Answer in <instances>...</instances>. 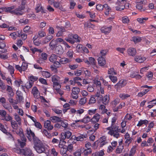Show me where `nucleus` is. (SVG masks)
I'll use <instances>...</instances> for the list:
<instances>
[{
  "label": "nucleus",
  "mask_w": 156,
  "mask_h": 156,
  "mask_svg": "<svg viewBox=\"0 0 156 156\" xmlns=\"http://www.w3.org/2000/svg\"><path fill=\"white\" fill-rule=\"evenodd\" d=\"M34 148L38 153H45L47 150V145L44 144L38 138L34 139Z\"/></svg>",
  "instance_id": "f257e3e1"
},
{
  "label": "nucleus",
  "mask_w": 156,
  "mask_h": 156,
  "mask_svg": "<svg viewBox=\"0 0 156 156\" xmlns=\"http://www.w3.org/2000/svg\"><path fill=\"white\" fill-rule=\"evenodd\" d=\"M106 130H108V134L111 136H113L114 137L116 138H118L119 136V131H120L122 133H125L126 132L125 129L122 128V129L121 130L120 129L116 130L114 128L113 126H110L106 128Z\"/></svg>",
  "instance_id": "f03ea898"
},
{
  "label": "nucleus",
  "mask_w": 156,
  "mask_h": 156,
  "mask_svg": "<svg viewBox=\"0 0 156 156\" xmlns=\"http://www.w3.org/2000/svg\"><path fill=\"white\" fill-rule=\"evenodd\" d=\"M13 150L17 153L23 154L25 156H31L33 154L31 150L27 148L24 149L14 148Z\"/></svg>",
  "instance_id": "7ed1b4c3"
},
{
  "label": "nucleus",
  "mask_w": 156,
  "mask_h": 156,
  "mask_svg": "<svg viewBox=\"0 0 156 156\" xmlns=\"http://www.w3.org/2000/svg\"><path fill=\"white\" fill-rule=\"evenodd\" d=\"M19 134L21 140L20 139H18L17 140L18 143L20 144L21 147H23L25 145L27 139L23 133L22 129H20Z\"/></svg>",
  "instance_id": "20e7f679"
},
{
  "label": "nucleus",
  "mask_w": 156,
  "mask_h": 156,
  "mask_svg": "<svg viewBox=\"0 0 156 156\" xmlns=\"http://www.w3.org/2000/svg\"><path fill=\"white\" fill-rule=\"evenodd\" d=\"M104 8L105 10V14L106 15H108L109 14V11L111 10L110 8L108 6V5L105 4L104 5L99 4L96 6V8L97 10L99 11L102 10Z\"/></svg>",
  "instance_id": "39448f33"
},
{
  "label": "nucleus",
  "mask_w": 156,
  "mask_h": 156,
  "mask_svg": "<svg viewBox=\"0 0 156 156\" xmlns=\"http://www.w3.org/2000/svg\"><path fill=\"white\" fill-rule=\"evenodd\" d=\"M0 115L1 119L3 121H9L12 119V117L9 115H6V112L3 110H0Z\"/></svg>",
  "instance_id": "423d86ee"
},
{
  "label": "nucleus",
  "mask_w": 156,
  "mask_h": 156,
  "mask_svg": "<svg viewBox=\"0 0 156 156\" xmlns=\"http://www.w3.org/2000/svg\"><path fill=\"white\" fill-rule=\"evenodd\" d=\"M80 91V89L77 87H73L72 90L71 97L73 99H77L78 98V94Z\"/></svg>",
  "instance_id": "0eeeda50"
},
{
  "label": "nucleus",
  "mask_w": 156,
  "mask_h": 156,
  "mask_svg": "<svg viewBox=\"0 0 156 156\" xmlns=\"http://www.w3.org/2000/svg\"><path fill=\"white\" fill-rule=\"evenodd\" d=\"M26 135L29 140L30 141H31L33 139L34 142V138H38L36 137H35L34 133L31 130L30 128H27L26 129Z\"/></svg>",
  "instance_id": "6e6552de"
},
{
  "label": "nucleus",
  "mask_w": 156,
  "mask_h": 156,
  "mask_svg": "<svg viewBox=\"0 0 156 156\" xmlns=\"http://www.w3.org/2000/svg\"><path fill=\"white\" fill-rule=\"evenodd\" d=\"M83 61L88 67H89L91 65L93 67L95 65L96 62L94 58L89 57L88 60L87 58H84L83 59Z\"/></svg>",
  "instance_id": "1a4fd4ad"
},
{
  "label": "nucleus",
  "mask_w": 156,
  "mask_h": 156,
  "mask_svg": "<svg viewBox=\"0 0 156 156\" xmlns=\"http://www.w3.org/2000/svg\"><path fill=\"white\" fill-rule=\"evenodd\" d=\"M24 9L23 6H19L13 10V14L17 16H21L24 14L23 10Z\"/></svg>",
  "instance_id": "9d476101"
},
{
  "label": "nucleus",
  "mask_w": 156,
  "mask_h": 156,
  "mask_svg": "<svg viewBox=\"0 0 156 156\" xmlns=\"http://www.w3.org/2000/svg\"><path fill=\"white\" fill-rule=\"evenodd\" d=\"M126 84V81L125 80H121L115 85V88L118 91L120 88L125 86Z\"/></svg>",
  "instance_id": "9b49d317"
},
{
  "label": "nucleus",
  "mask_w": 156,
  "mask_h": 156,
  "mask_svg": "<svg viewBox=\"0 0 156 156\" xmlns=\"http://www.w3.org/2000/svg\"><path fill=\"white\" fill-rule=\"evenodd\" d=\"M84 112V110L83 108H79L76 110L75 109L72 108L70 110V112L72 114H75L78 116L80 115Z\"/></svg>",
  "instance_id": "f8f14e48"
},
{
  "label": "nucleus",
  "mask_w": 156,
  "mask_h": 156,
  "mask_svg": "<svg viewBox=\"0 0 156 156\" xmlns=\"http://www.w3.org/2000/svg\"><path fill=\"white\" fill-rule=\"evenodd\" d=\"M98 142L99 146L100 147H102L108 143L107 138L105 136L101 137L99 139Z\"/></svg>",
  "instance_id": "ddd939ff"
},
{
  "label": "nucleus",
  "mask_w": 156,
  "mask_h": 156,
  "mask_svg": "<svg viewBox=\"0 0 156 156\" xmlns=\"http://www.w3.org/2000/svg\"><path fill=\"white\" fill-rule=\"evenodd\" d=\"M4 66L8 69L9 72L12 77V74L14 73V69L13 66L8 64L7 63L5 62L4 63Z\"/></svg>",
  "instance_id": "4468645a"
},
{
  "label": "nucleus",
  "mask_w": 156,
  "mask_h": 156,
  "mask_svg": "<svg viewBox=\"0 0 156 156\" xmlns=\"http://www.w3.org/2000/svg\"><path fill=\"white\" fill-rule=\"evenodd\" d=\"M72 133L69 131H66L64 133H62L61 136V139L64 140L66 138L68 139L72 136Z\"/></svg>",
  "instance_id": "2eb2a0df"
},
{
  "label": "nucleus",
  "mask_w": 156,
  "mask_h": 156,
  "mask_svg": "<svg viewBox=\"0 0 156 156\" xmlns=\"http://www.w3.org/2000/svg\"><path fill=\"white\" fill-rule=\"evenodd\" d=\"M44 127L47 129L48 130H52L53 128V126L51 124V121L47 120L44 121Z\"/></svg>",
  "instance_id": "dca6fc26"
},
{
  "label": "nucleus",
  "mask_w": 156,
  "mask_h": 156,
  "mask_svg": "<svg viewBox=\"0 0 156 156\" xmlns=\"http://www.w3.org/2000/svg\"><path fill=\"white\" fill-rule=\"evenodd\" d=\"M21 35V30H18L16 32H13L9 34L11 37L14 40H15L18 37H20Z\"/></svg>",
  "instance_id": "f3484780"
},
{
  "label": "nucleus",
  "mask_w": 156,
  "mask_h": 156,
  "mask_svg": "<svg viewBox=\"0 0 156 156\" xmlns=\"http://www.w3.org/2000/svg\"><path fill=\"white\" fill-rule=\"evenodd\" d=\"M80 150L81 153L85 156H87L91 154L92 153L91 149H86L84 147H81L80 149Z\"/></svg>",
  "instance_id": "a211bd4d"
},
{
  "label": "nucleus",
  "mask_w": 156,
  "mask_h": 156,
  "mask_svg": "<svg viewBox=\"0 0 156 156\" xmlns=\"http://www.w3.org/2000/svg\"><path fill=\"white\" fill-rule=\"evenodd\" d=\"M135 60L139 63L143 62L146 60V58L143 56H136L135 57Z\"/></svg>",
  "instance_id": "6ab92c4d"
},
{
  "label": "nucleus",
  "mask_w": 156,
  "mask_h": 156,
  "mask_svg": "<svg viewBox=\"0 0 156 156\" xmlns=\"http://www.w3.org/2000/svg\"><path fill=\"white\" fill-rule=\"evenodd\" d=\"M127 53L129 55L134 56L136 53V51L135 48L131 47L127 50Z\"/></svg>",
  "instance_id": "aec40b11"
},
{
  "label": "nucleus",
  "mask_w": 156,
  "mask_h": 156,
  "mask_svg": "<svg viewBox=\"0 0 156 156\" xmlns=\"http://www.w3.org/2000/svg\"><path fill=\"white\" fill-rule=\"evenodd\" d=\"M82 71L83 74L86 77L88 78L91 76V72L86 68H82Z\"/></svg>",
  "instance_id": "412c9836"
},
{
  "label": "nucleus",
  "mask_w": 156,
  "mask_h": 156,
  "mask_svg": "<svg viewBox=\"0 0 156 156\" xmlns=\"http://www.w3.org/2000/svg\"><path fill=\"white\" fill-rule=\"evenodd\" d=\"M15 6L12 5L11 7H5L2 8V10L7 12H9L13 14V9H15Z\"/></svg>",
  "instance_id": "4be33fe9"
},
{
  "label": "nucleus",
  "mask_w": 156,
  "mask_h": 156,
  "mask_svg": "<svg viewBox=\"0 0 156 156\" xmlns=\"http://www.w3.org/2000/svg\"><path fill=\"white\" fill-rule=\"evenodd\" d=\"M54 66L56 67L55 68L52 66H51V68L52 70H54L55 72H57V70L56 68H58L61 66V63L60 62V58H59V60L55 61V62H53Z\"/></svg>",
  "instance_id": "5701e85b"
},
{
  "label": "nucleus",
  "mask_w": 156,
  "mask_h": 156,
  "mask_svg": "<svg viewBox=\"0 0 156 156\" xmlns=\"http://www.w3.org/2000/svg\"><path fill=\"white\" fill-rule=\"evenodd\" d=\"M65 40L72 44L74 43V40L73 39V34H69L68 35V37L65 38Z\"/></svg>",
  "instance_id": "b1692460"
},
{
  "label": "nucleus",
  "mask_w": 156,
  "mask_h": 156,
  "mask_svg": "<svg viewBox=\"0 0 156 156\" xmlns=\"http://www.w3.org/2000/svg\"><path fill=\"white\" fill-rule=\"evenodd\" d=\"M112 28V26L109 27H104L101 28V30L102 33L105 34H108L111 31Z\"/></svg>",
  "instance_id": "393cba45"
},
{
  "label": "nucleus",
  "mask_w": 156,
  "mask_h": 156,
  "mask_svg": "<svg viewBox=\"0 0 156 156\" xmlns=\"http://www.w3.org/2000/svg\"><path fill=\"white\" fill-rule=\"evenodd\" d=\"M31 93L35 98H38L39 96V91L37 88L35 87H33Z\"/></svg>",
  "instance_id": "a878e982"
},
{
  "label": "nucleus",
  "mask_w": 156,
  "mask_h": 156,
  "mask_svg": "<svg viewBox=\"0 0 156 156\" xmlns=\"http://www.w3.org/2000/svg\"><path fill=\"white\" fill-rule=\"evenodd\" d=\"M98 60V64L101 66H104L106 64L105 59L102 56L99 57Z\"/></svg>",
  "instance_id": "bb28decb"
},
{
  "label": "nucleus",
  "mask_w": 156,
  "mask_h": 156,
  "mask_svg": "<svg viewBox=\"0 0 156 156\" xmlns=\"http://www.w3.org/2000/svg\"><path fill=\"white\" fill-rule=\"evenodd\" d=\"M87 137V134L84 133L83 134H80L79 136L77 137L75 136V138L77 141H82L84 139L86 138Z\"/></svg>",
  "instance_id": "cd10ccee"
},
{
  "label": "nucleus",
  "mask_w": 156,
  "mask_h": 156,
  "mask_svg": "<svg viewBox=\"0 0 156 156\" xmlns=\"http://www.w3.org/2000/svg\"><path fill=\"white\" fill-rule=\"evenodd\" d=\"M41 58L43 60H41V58H39L37 61V62L40 64L42 63L44 60L47 59V54L45 53H42L41 55Z\"/></svg>",
  "instance_id": "c85d7f7f"
},
{
  "label": "nucleus",
  "mask_w": 156,
  "mask_h": 156,
  "mask_svg": "<svg viewBox=\"0 0 156 156\" xmlns=\"http://www.w3.org/2000/svg\"><path fill=\"white\" fill-rule=\"evenodd\" d=\"M14 119L16 122L18 123V125L20 126L22 125V119L20 116L17 114L15 113L14 115Z\"/></svg>",
  "instance_id": "c756f323"
},
{
  "label": "nucleus",
  "mask_w": 156,
  "mask_h": 156,
  "mask_svg": "<svg viewBox=\"0 0 156 156\" xmlns=\"http://www.w3.org/2000/svg\"><path fill=\"white\" fill-rule=\"evenodd\" d=\"M59 58L60 57L55 55L52 54L50 57L49 60L51 62L53 63L57 60L58 61Z\"/></svg>",
  "instance_id": "7c9ffc66"
},
{
  "label": "nucleus",
  "mask_w": 156,
  "mask_h": 156,
  "mask_svg": "<svg viewBox=\"0 0 156 156\" xmlns=\"http://www.w3.org/2000/svg\"><path fill=\"white\" fill-rule=\"evenodd\" d=\"M109 101V95H106L102 98V102L103 104L107 105Z\"/></svg>",
  "instance_id": "2f4dec72"
},
{
  "label": "nucleus",
  "mask_w": 156,
  "mask_h": 156,
  "mask_svg": "<svg viewBox=\"0 0 156 156\" xmlns=\"http://www.w3.org/2000/svg\"><path fill=\"white\" fill-rule=\"evenodd\" d=\"M129 94L125 93H120L119 95V97L122 100H123L127 99L130 97Z\"/></svg>",
  "instance_id": "473e14b6"
},
{
  "label": "nucleus",
  "mask_w": 156,
  "mask_h": 156,
  "mask_svg": "<svg viewBox=\"0 0 156 156\" xmlns=\"http://www.w3.org/2000/svg\"><path fill=\"white\" fill-rule=\"evenodd\" d=\"M100 117V115L98 113L95 114L91 119V122L95 123L98 122L99 120Z\"/></svg>",
  "instance_id": "72a5a7b5"
},
{
  "label": "nucleus",
  "mask_w": 156,
  "mask_h": 156,
  "mask_svg": "<svg viewBox=\"0 0 156 156\" xmlns=\"http://www.w3.org/2000/svg\"><path fill=\"white\" fill-rule=\"evenodd\" d=\"M125 105V104L124 102H121L117 107L113 108V111L114 112L118 111L119 109L124 107Z\"/></svg>",
  "instance_id": "f704fd0d"
},
{
  "label": "nucleus",
  "mask_w": 156,
  "mask_h": 156,
  "mask_svg": "<svg viewBox=\"0 0 156 156\" xmlns=\"http://www.w3.org/2000/svg\"><path fill=\"white\" fill-rule=\"evenodd\" d=\"M96 100L95 98V96L94 95H92L89 100L88 104L89 105H92L95 103Z\"/></svg>",
  "instance_id": "c9c22d12"
},
{
  "label": "nucleus",
  "mask_w": 156,
  "mask_h": 156,
  "mask_svg": "<svg viewBox=\"0 0 156 156\" xmlns=\"http://www.w3.org/2000/svg\"><path fill=\"white\" fill-rule=\"evenodd\" d=\"M51 79L53 83H55V82H61V81L60 80V78L57 75L53 76L51 77Z\"/></svg>",
  "instance_id": "e433bc0d"
},
{
  "label": "nucleus",
  "mask_w": 156,
  "mask_h": 156,
  "mask_svg": "<svg viewBox=\"0 0 156 156\" xmlns=\"http://www.w3.org/2000/svg\"><path fill=\"white\" fill-rule=\"evenodd\" d=\"M120 102V99L118 98H117L111 102L112 105L113 107L114 108H116V106Z\"/></svg>",
  "instance_id": "4c0bfd02"
},
{
  "label": "nucleus",
  "mask_w": 156,
  "mask_h": 156,
  "mask_svg": "<svg viewBox=\"0 0 156 156\" xmlns=\"http://www.w3.org/2000/svg\"><path fill=\"white\" fill-rule=\"evenodd\" d=\"M143 2V1H141L140 3H138L136 5V9L139 10L140 11H144L145 10V9L142 7V3Z\"/></svg>",
  "instance_id": "58836bf2"
},
{
  "label": "nucleus",
  "mask_w": 156,
  "mask_h": 156,
  "mask_svg": "<svg viewBox=\"0 0 156 156\" xmlns=\"http://www.w3.org/2000/svg\"><path fill=\"white\" fill-rule=\"evenodd\" d=\"M65 31V29L63 27L59 28V31L56 34V36L57 37H60L63 35V33Z\"/></svg>",
  "instance_id": "ea45409f"
},
{
  "label": "nucleus",
  "mask_w": 156,
  "mask_h": 156,
  "mask_svg": "<svg viewBox=\"0 0 156 156\" xmlns=\"http://www.w3.org/2000/svg\"><path fill=\"white\" fill-rule=\"evenodd\" d=\"M50 119L54 123L59 122L61 121V119L59 117L56 116L51 117Z\"/></svg>",
  "instance_id": "a19ab883"
},
{
  "label": "nucleus",
  "mask_w": 156,
  "mask_h": 156,
  "mask_svg": "<svg viewBox=\"0 0 156 156\" xmlns=\"http://www.w3.org/2000/svg\"><path fill=\"white\" fill-rule=\"evenodd\" d=\"M98 108L99 110L101 111V114H104L108 111V110L106 109L105 106L104 105H100Z\"/></svg>",
  "instance_id": "79ce46f5"
},
{
  "label": "nucleus",
  "mask_w": 156,
  "mask_h": 156,
  "mask_svg": "<svg viewBox=\"0 0 156 156\" xmlns=\"http://www.w3.org/2000/svg\"><path fill=\"white\" fill-rule=\"evenodd\" d=\"M148 19V17H141L138 18L137 20L140 23L144 24Z\"/></svg>",
  "instance_id": "37998d69"
},
{
  "label": "nucleus",
  "mask_w": 156,
  "mask_h": 156,
  "mask_svg": "<svg viewBox=\"0 0 156 156\" xmlns=\"http://www.w3.org/2000/svg\"><path fill=\"white\" fill-rule=\"evenodd\" d=\"M57 43L56 40L53 39L50 42L49 46L52 49H53L57 45Z\"/></svg>",
  "instance_id": "c03bdc74"
},
{
  "label": "nucleus",
  "mask_w": 156,
  "mask_h": 156,
  "mask_svg": "<svg viewBox=\"0 0 156 156\" xmlns=\"http://www.w3.org/2000/svg\"><path fill=\"white\" fill-rule=\"evenodd\" d=\"M23 31L24 32L29 34L32 33V30L30 27L29 26H26L23 29Z\"/></svg>",
  "instance_id": "a18cd8bd"
},
{
  "label": "nucleus",
  "mask_w": 156,
  "mask_h": 156,
  "mask_svg": "<svg viewBox=\"0 0 156 156\" xmlns=\"http://www.w3.org/2000/svg\"><path fill=\"white\" fill-rule=\"evenodd\" d=\"M108 74L110 75H109L112 76L116 75L117 73L115 69L113 68H112L108 69Z\"/></svg>",
  "instance_id": "49530a36"
},
{
  "label": "nucleus",
  "mask_w": 156,
  "mask_h": 156,
  "mask_svg": "<svg viewBox=\"0 0 156 156\" xmlns=\"http://www.w3.org/2000/svg\"><path fill=\"white\" fill-rule=\"evenodd\" d=\"M136 146H133L129 151V156H133L136 152Z\"/></svg>",
  "instance_id": "de8ad7c7"
},
{
  "label": "nucleus",
  "mask_w": 156,
  "mask_h": 156,
  "mask_svg": "<svg viewBox=\"0 0 156 156\" xmlns=\"http://www.w3.org/2000/svg\"><path fill=\"white\" fill-rule=\"evenodd\" d=\"M117 6L115 7V9L117 11H121L125 8L124 4H120L119 5H116Z\"/></svg>",
  "instance_id": "09e8293b"
},
{
  "label": "nucleus",
  "mask_w": 156,
  "mask_h": 156,
  "mask_svg": "<svg viewBox=\"0 0 156 156\" xmlns=\"http://www.w3.org/2000/svg\"><path fill=\"white\" fill-rule=\"evenodd\" d=\"M132 40L134 43H136L140 42L142 40V38L141 37H139L135 36L132 38Z\"/></svg>",
  "instance_id": "8fccbe9b"
},
{
  "label": "nucleus",
  "mask_w": 156,
  "mask_h": 156,
  "mask_svg": "<svg viewBox=\"0 0 156 156\" xmlns=\"http://www.w3.org/2000/svg\"><path fill=\"white\" fill-rule=\"evenodd\" d=\"M41 132L43 134L48 138H49L51 137V135L50 133L48 132L46 130L43 129L41 130Z\"/></svg>",
  "instance_id": "3c124183"
},
{
  "label": "nucleus",
  "mask_w": 156,
  "mask_h": 156,
  "mask_svg": "<svg viewBox=\"0 0 156 156\" xmlns=\"http://www.w3.org/2000/svg\"><path fill=\"white\" fill-rule=\"evenodd\" d=\"M38 35L39 38H41L45 37L46 36V33L44 30H40L38 33Z\"/></svg>",
  "instance_id": "603ef678"
},
{
  "label": "nucleus",
  "mask_w": 156,
  "mask_h": 156,
  "mask_svg": "<svg viewBox=\"0 0 156 156\" xmlns=\"http://www.w3.org/2000/svg\"><path fill=\"white\" fill-rule=\"evenodd\" d=\"M2 105L5 109L8 110L9 112H12V108L9 104L5 103Z\"/></svg>",
  "instance_id": "864d4df0"
},
{
  "label": "nucleus",
  "mask_w": 156,
  "mask_h": 156,
  "mask_svg": "<svg viewBox=\"0 0 156 156\" xmlns=\"http://www.w3.org/2000/svg\"><path fill=\"white\" fill-rule=\"evenodd\" d=\"M148 122V121L147 120H140L138 122L137 126H142L143 124H144L145 125L147 124Z\"/></svg>",
  "instance_id": "5fc2aeb1"
},
{
  "label": "nucleus",
  "mask_w": 156,
  "mask_h": 156,
  "mask_svg": "<svg viewBox=\"0 0 156 156\" xmlns=\"http://www.w3.org/2000/svg\"><path fill=\"white\" fill-rule=\"evenodd\" d=\"M12 128L14 129H16L18 128V124L15 121L12 120L11 122Z\"/></svg>",
  "instance_id": "6e6d98bb"
},
{
  "label": "nucleus",
  "mask_w": 156,
  "mask_h": 156,
  "mask_svg": "<svg viewBox=\"0 0 156 156\" xmlns=\"http://www.w3.org/2000/svg\"><path fill=\"white\" fill-rule=\"evenodd\" d=\"M60 82H55L53 83V87L54 89L56 90L60 89L61 87V85H60Z\"/></svg>",
  "instance_id": "4d7b16f0"
},
{
  "label": "nucleus",
  "mask_w": 156,
  "mask_h": 156,
  "mask_svg": "<svg viewBox=\"0 0 156 156\" xmlns=\"http://www.w3.org/2000/svg\"><path fill=\"white\" fill-rule=\"evenodd\" d=\"M66 144V142L64 140H61L60 141L59 144V147L60 148L66 147L65 145Z\"/></svg>",
  "instance_id": "13d9d810"
},
{
  "label": "nucleus",
  "mask_w": 156,
  "mask_h": 156,
  "mask_svg": "<svg viewBox=\"0 0 156 156\" xmlns=\"http://www.w3.org/2000/svg\"><path fill=\"white\" fill-rule=\"evenodd\" d=\"M108 77L114 83H115L117 81L118 79L116 76H113V75H109Z\"/></svg>",
  "instance_id": "bf43d9fd"
},
{
  "label": "nucleus",
  "mask_w": 156,
  "mask_h": 156,
  "mask_svg": "<svg viewBox=\"0 0 156 156\" xmlns=\"http://www.w3.org/2000/svg\"><path fill=\"white\" fill-rule=\"evenodd\" d=\"M35 9L36 12H38L41 11L43 9V8L40 4H38L36 5Z\"/></svg>",
  "instance_id": "052dcab7"
},
{
  "label": "nucleus",
  "mask_w": 156,
  "mask_h": 156,
  "mask_svg": "<svg viewBox=\"0 0 156 156\" xmlns=\"http://www.w3.org/2000/svg\"><path fill=\"white\" fill-rule=\"evenodd\" d=\"M42 75L44 77L46 78H49L51 76L50 73L49 72L46 71H43L42 72Z\"/></svg>",
  "instance_id": "680f3d73"
},
{
  "label": "nucleus",
  "mask_w": 156,
  "mask_h": 156,
  "mask_svg": "<svg viewBox=\"0 0 156 156\" xmlns=\"http://www.w3.org/2000/svg\"><path fill=\"white\" fill-rule=\"evenodd\" d=\"M21 67L22 70V71H25L27 69V68L28 64L27 63L24 62H23L21 66Z\"/></svg>",
  "instance_id": "e2e57ef3"
},
{
  "label": "nucleus",
  "mask_w": 156,
  "mask_h": 156,
  "mask_svg": "<svg viewBox=\"0 0 156 156\" xmlns=\"http://www.w3.org/2000/svg\"><path fill=\"white\" fill-rule=\"evenodd\" d=\"M73 52L72 50L71 49H69L66 55L67 56L70 58H73Z\"/></svg>",
  "instance_id": "0e129e2a"
},
{
  "label": "nucleus",
  "mask_w": 156,
  "mask_h": 156,
  "mask_svg": "<svg viewBox=\"0 0 156 156\" xmlns=\"http://www.w3.org/2000/svg\"><path fill=\"white\" fill-rule=\"evenodd\" d=\"M87 99L86 98H81L79 101V103L81 105H83L87 102Z\"/></svg>",
  "instance_id": "69168bd1"
},
{
  "label": "nucleus",
  "mask_w": 156,
  "mask_h": 156,
  "mask_svg": "<svg viewBox=\"0 0 156 156\" xmlns=\"http://www.w3.org/2000/svg\"><path fill=\"white\" fill-rule=\"evenodd\" d=\"M34 84L32 82L30 81L27 82L25 84V87L27 89H29Z\"/></svg>",
  "instance_id": "338daca9"
},
{
  "label": "nucleus",
  "mask_w": 156,
  "mask_h": 156,
  "mask_svg": "<svg viewBox=\"0 0 156 156\" xmlns=\"http://www.w3.org/2000/svg\"><path fill=\"white\" fill-rule=\"evenodd\" d=\"M82 119L83 122L84 123H87L90 121H91V118L88 116L85 117Z\"/></svg>",
  "instance_id": "774afa93"
}]
</instances>
